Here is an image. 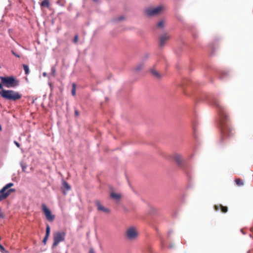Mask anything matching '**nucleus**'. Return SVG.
Returning <instances> with one entry per match:
<instances>
[{
  "instance_id": "2f4dec72",
  "label": "nucleus",
  "mask_w": 253,
  "mask_h": 253,
  "mask_svg": "<svg viewBox=\"0 0 253 253\" xmlns=\"http://www.w3.org/2000/svg\"><path fill=\"white\" fill-rule=\"evenodd\" d=\"M42 75H43V76H44V77H46V76H47V74H46V73L44 72V73H43Z\"/></svg>"
},
{
  "instance_id": "f704fd0d",
  "label": "nucleus",
  "mask_w": 253,
  "mask_h": 253,
  "mask_svg": "<svg viewBox=\"0 0 253 253\" xmlns=\"http://www.w3.org/2000/svg\"><path fill=\"white\" fill-rule=\"evenodd\" d=\"M63 193H64V194H66V192H65V191H63Z\"/></svg>"
},
{
  "instance_id": "423d86ee",
  "label": "nucleus",
  "mask_w": 253,
  "mask_h": 253,
  "mask_svg": "<svg viewBox=\"0 0 253 253\" xmlns=\"http://www.w3.org/2000/svg\"><path fill=\"white\" fill-rule=\"evenodd\" d=\"M127 238L129 240H134L138 235V232L136 227L132 226L128 228L126 231Z\"/></svg>"
},
{
  "instance_id": "c9c22d12",
  "label": "nucleus",
  "mask_w": 253,
  "mask_h": 253,
  "mask_svg": "<svg viewBox=\"0 0 253 253\" xmlns=\"http://www.w3.org/2000/svg\"><path fill=\"white\" fill-rule=\"evenodd\" d=\"M94 0V1H97V0Z\"/></svg>"
},
{
  "instance_id": "a878e982",
  "label": "nucleus",
  "mask_w": 253,
  "mask_h": 253,
  "mask_svg": "<svg viewBox=\"0 0 253 253\" xmlns=\"http://www.w3.org/2000/svg\"><path fill=\"white\" fill-rule=\"evenodd\" d=\"M80 114L79 112L77 110H75V115L76 116H78Z\"/></svg>"
},
{
  "instance_id": "39448f33",
  "label": "nucleus",
  "mask_w": 253,
  "mask_h": 253,
  "mask_svg": "<svg viewBox=\"0 0 253 253\" xmlns=\"http://www.w3.org/2000/svg\"><path fill=\"white\" fill-rule=\"evenodd\" d=\"M66 235L65 231L62 232H56L53 233V243L52 244V247L54 248L56 247L58 244L63 242L65 240V238Z\"/></svg>"
},
{
  "instance_id": "473e14b6",
  "label": "nucleus",
  "mask_w": 253,
  "mask_h": 253,
  "mask_svg": "<svg viewBox=\"0 0 253 253\" xmlns=\"http://www.w3.org/2000/svg\"><path fill=\"white\" fill-rule=\"evenodd\" d=\"M161 246L162 247H164V243H163V241H161Z\"/></svg>"
},
{
  "instance_id": "20e7f679",
  "label": "nucleus",
  "mask_w": 253,
  "mask_h": 253,
  "mask_svg": "<svg viewBox=\"0 0 253 253\" xmlns=\"http://www.w3.org/2000/svg\"><path fill=\"white\" fill-rule=\"evenodd\" d=\"M165 8L163 5H159L156 7H148L144 11L145 14L148 17L156 16L161 14Z\"/></svg>"
},
{
  "instance_id": "bb28decb",
  "label": "nucleus",
  "mask_w": 253,
  "mask_h": 253,
  "mask_svg": "<svg viewBox=\"0 0 253 253\" xmlns=\"http://www.w3.org/2000/svg\"><path fill=\"white\" fill-rule=\"evenodd\" d=\"M14 143L18 147H20V144L18 142L14 141Z\"/></svg>"
},
{
  "instance_id": "2eb2a0df",
  "label": "nucleus",
  "mask_w": 253,
  "mask_h": 253,
  "mask_svg": "<svg viewBox=\"0 0 253 253\" xmlns=\"http://www.w3.org/2000/svg\"><path fill=\"white\" fill-rule=\"evenodd\" d=\"M151 72L153 75V76H154L155 77L157 78H160L161 77V76L160 75L159 73L154 69H152L151 70Z\"/></svg>"
},
{
  "instance_id": "9d476101",
  "label": "nucleus",
  "mask_w": 253,
  "mask_h": 253,
  "mask_svg": "<svg viewBox=\"0 0 253 253\" xmlns=\"http://www.w3.org/2000/svg\"><path fill=\"white\" fill-rule=\"evenodd\" d=\"M214 209L216 211H218L220 210L223 213H226L228 211V208L226 206H223L221 204L214 205Z\"/></svg>"
},
{
  "instance_id": "9b49d317",
  "label": "nucleus",
  "mask_w": 253,
  "mask_h": 253,
  "mask_svg": "<svg viewBox=\"0 0 253 253\" xmlns=\"http://www.w3.org/2000/svg\"><path fill=\"white\" fill-rule=\"evenodd\" d=\"M46 226V234L42 241V242L44 245H45L46 243V241L48 238L50 232V228L49 225L48 224H47Z\"/></svg>"
},
{
  "instance_id": "dca6fc26",
  "label": "nucleus",
  "mask_w": 253,
  "mask_h": 253,
  "mask_svg": "<svg viewBox=\"0 0 253 253\" xmlns=\"http://www.w3.org/2000/svg\"><path fill=\"white\" fill-rule=\"evenodd\" d=\"M63 187L64 189H65L67 191H68L70 189L71 187L69 184L65 181L63 182L62 184Z\"/></svg>"
},
{
  "instance_id": "1a4fd4ad",
  "label": "nucleus",
  "mask_w": 253,
  "mask_h": 253,
  "mask_svg": "<svg viewBox=\"0 0 253 253\" xmlns=\"http://www.w3.org/2000/svg\"><path fill=\"white\" fill-rule=\"evenodd\" d=\"M95 205L97 207V210L99 211H102L103 212L109 213L110 211L109 209L106 208L101 205V203L99 201H96L95 202Z\"/></svg>"
},
{
  "instance_id": "412c9836",
  "label": "nucleus",
  "mask_w": 253,
  "mask_h": 253,
  "mask_svg": "<svg viewBox=\"0 0 253 253\" xmlns=\"http://www.w3.org/2000/svg\"><path fill=\"white\" fill-rule=\"evenodd\" d=\"M143 64H140L136 66L135 69L136 71H139L143 68Z\"/></svg>"
},
{
  "instance_id": "0eeeda50",
  "label": "nucleus",
  "mask_w": 253,
  "mask_h": 253,
  "mask_svg": "<svg viewBox=\"0 0 253 253\" xmlns=\"http://www.w3.org/2000/svg\"><path fill=\"white\" fill-rule=\"evenodd\" d=\"M42 210L47 220L50 222L53 221L55 218V216L52 214L50 210L44 204H42Z\"/></svg>"
},
{
  "instance_id": "aec40b11",
  "label": "nucleus",
  "mask_w": 253,
  "mask_h": 253,
  "mask_svg": "<svg viewBox=\"0 0 253 253\" xmlns=\"http://www.w3.org/2000/svg\"><path fill=\"white\" fill-rule=\"evenodd\" d=\"M71 93L73 96L76 95V84H72Z\"/></svg>"
},
{
  "instance_id": "6e6552de",
  "label": "nucleus",
  "mask_w": 253,
  "mask_h": 253,
  "mask_svg": "<svg viewBox=\"0 0 253 253\" xmlns=\"http://www.w3.org/2000/svg\"><path fill=\"white\" fill-rule=\"evenodd\" d=\"M170 36L168 34H164L160 36L159 38V45L160 46H163L166 42L169 39Z\"/></svg>"
},
{
  "instance_id": "f257e3e1",
  "label": "nucleus",
  "mask_w": 253,
  "mask_h": 253,
  "mask_svg": "<svg viewBox=\"0 0 253 253\" xmlns=\"http://www.w3.org/2000/svg\"><path fill=\"white\" fill-rule=\"evenodd\" d=\"M212 103L218 109L219 123L223 137H232L234 134V129L231 125L230 119L224 106L217 99L215 98L212 99Z\"/></svg>"
},
{
  "instance_id": "72a5a7b5",
  "label": "nucleus",
  "mask_w": 253,
  "mask_h": 253,
  "mask_svg": "<svg viewBox=\"0 0 253 253\" xmlns=\"http://www.w3.org/2000/svg\"><path fill=\"white\" fill-rule=\"evenodd\" d=\"M2 128H1V126L0 125V131L1 130Z\"/></svg>"
},
{
  "instance_id": "b1692460",
  "label": "nucleus",
  "mask_w": 253,
  "mask_h": 253,
  "mask_svg": "<svg viewBox=\"0 0 253 253\" xmlns=\"http://www.w3.org/2000/svg\"><path fill=\"white\" fill-rule=\"evenodd\" d=\"M11 52L16 57H18V58H19L20 57V55H18V54H17L14 50H11Z\"/></svg>"
},
{
  "instance_id": "ddd939ff",
  "label": "nucleus",
  "mask_w": 253,
  "mask_h": 253,
  "mask_svg": "<svg viewBox=\"0 0 253 253\" xmlns=\"http://www.w3.org/2000/svg\"><path fill=\"white\" fill-rule=\"evenodd\" d=\"M110 197L111 198H112L117 201H119L121 199L122 196L120 194L115 193L112 192L110 194Z\"/></svg>"
},
{
  "instance_id": "4be33fe9",
  "label": "nucleus",
  "mask_w": 253,
  "mask_h": 253,
  "mask_svg": "<svg viewBox=\"0 0 253 253\" xmlns=\"http://www.w3.org/2000/svg\"><path fill=\"white\" fill-rule=\"evenodd\" d=\"M51 73L53 77L55 76L56 74V68L54 66H52L51 69Z\"/></svg>"
},
{
  "instance_id": "cd10ccee",
  "label": "nucleus",
  "mask_w": 253,
  "mask_h": 253,
  "mask_svg": "<svg viewBox=\"0 0 253 253\" xmlns=\"http://www.w3.org/2000/svg\"><path fill=\"white\" fill-rule=\"evenodd\" d=\"M3 217H4L3 214L0 211V218H3Z\"/></svg>"
},
{
  "instance_id": "4468645a",
  "label": "nucleus",
  "mask_w": 253,
  "mask_h": 253,
  "mask_svg": "<svg viewBox=\"0 0 253 253\" xmlns=\"http://www.w3.org/2000/svg\"><path fill=\"white\" fill-rule=\"evenodd\" d=\"M50 4L48 0H43L41 3V7H45L48 8Z\"/></svg>"
},
{
  "instance_id": "f8f14e48",
  "label": "nucleus",
  "mask_w": 253,
  "mask_h": 253,
  "mask_svg": "<svg viewBox=\"0 0 253 253\" xmlns=\"http://www.w3.org/2000/svg\"><path fill=\"white\" fill-rule=\"evenodd\" d=\"M173 159L178 165L182 164L183 159L180 155L177 154H175L173 155Z\"/></svg>"
},
{
  "instance_id": "c85d7f7f",
  "label": "nucleus",
  "mask_w": 253,
  "mask_h": 253,
  "mask_svg": "<svg viewBox=\"0 0 253 253\" xmlns=\"http://www.w3.org/2000/svg\"><path fill=\"white\" fill-rule=\"evenodd\" d=\"M2 85H3L2 84V83H0V89H1V90H2V89H4L3 88Z\"/></svg>"
},
{
  "instance_id": "5701e85b",
  "label": "nucleus",
  "mask_w": 253,
  "mask_h": 253,
  "mask_svg": "<svg viewBox=\"0 0 253 253\" xmlns=\"http://www.w3.org/2000/svg\"><path fill=\"white\" fill-rule=\"evenodd\" d=\"M78 36L77 35H75L74 39V42L75 43H77L78 42Z\"/></svg>"
},
{
  "instance_id": "7ed1b4c3",
  "label": "nucleus",
  "mask_w": 253,
  "mask_h": 253,
  "mask_svg": "<svg viewBox=\"0 0 253 253\" xmlns=\"http://www.w3.org/2000/svg\"><path fill=\"white\" fill-rule=\"evenodd\" d=\"M2 84L7 87H15L19 85V81L13 76L0 77Z\"/></svg>"
},
{
  "instance_id": "f3484780",
  "label": "nucleus",
  "mask_w": 253,
  "mask_h": 253,
  "mask_svg": "<svg viewBox=\"0 0 253 253\" xmlns=\"http://www.w3.org/2000/svg\"><path fill=\"white\" fill-rule=\"evenodd\" d=\"M157 26L159 28H163L165 26V22L164 20H161L157 24Z\"/></svg>"
},
{
  "instance_id": "393cba45",
  "label": "nucleus",
  "mask_w": 253,
  "mask_h": 253,
  "mask_svg": "<svg viewBox=\"0 0 253 253\" xmlns=\"http://www.w3.org/2000/svg\"><path fill=\"white\" fill-rule=\"evenodd\" d=\"M0 250H1V251L2 252H3L4 251H5V249L4 248V247L0 244Z\"/></svg>"
},
{
  "instance_id": "6ab92c4d",
  "label": "nucleus",
  "mask_w": 253,
  "mask_h": 253,
  "mask_svg": "<svg viewBox=\"0 0 253 253\" xmlns=\"http://www.w3.org/2000/svg\"><path fill=\"white\" fill-rule=\"evenodd\" d=\"M235 182L236 184L239 186H242L244 184L242 180L240 178H236L235 179Z\"/></svg>"
},
{
  "instance_id": "7c9ffc66",
  "label": "nucleus",
  "mask_w": 253,
  "mask_h": 253,
  "mask_svg": "<svg viewBox=\"0 0 253 253\" xmlns=\"http://www.w3.org/2000/svg\"><path fill=\"white\" fill-rule=\"evenodd\" d=\"M124 19V17H122V16H121L119 18V21H121V20H122L123 19Z\"/></svg>"
},
{
  "instance_id": "f03ea898",
  "label": "nucleus",
  "mask_w": 253,
  "mask_h": 253,
  "mask_svg": "<svg viewBox=\"0 0 253 253\" xmlns=\"http://www.w3.org/2000/svg\"><path fill=\"white\" fill-rule=\"evenodd\" d=\"M0 95L2 98L12 101L19 100L22 97L21 94L13 90L2 89L0 91Z\"/></svg>"
},
{
  "instance_id": "c756f323",
  "label": "nucleus",
  "mask_w": 253,
  "mask_h": 253,
  "mask_svg": "<svg viewBox=\"0 0 253 253\" xmlns=\"http://www.w3.org/2000/svg\"><path fill=\"white\" fill-rule=\"evenodd\" d=\"M89 253H95L93 250L90 249L89 251Z\"/></svg>"
},
{
  "instance_id": "a211bd4d",
  "label": "nucleus",
  "mask_w": 253,
  "mask_h": 253,
  "mask_svg": "<svg viewBox=\"0 0 253 253\" xmlns=\"http://www.w3.org/2000/svg\"><path fill=\"white\" fill-rule=\"evenodd\" d=\"M23 69L25 71L26 75H28L30 72L29 67L27 65L23 64Z\"/></svg>"
}]
</instances>
